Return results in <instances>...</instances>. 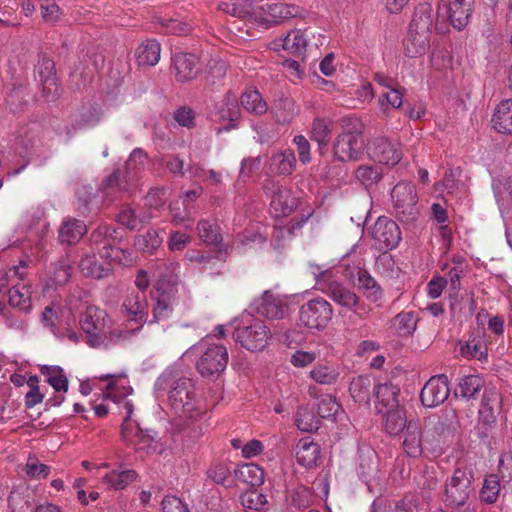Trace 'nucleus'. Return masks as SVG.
Listing matches in <instances>:
<instances>
[{
  "label": "nucleus",
  "instance_id": "48",
  "mask_svg": "<svg viewBox=\"0 0 512 512\" xmlns=\"http://www.w3.org/2000/svg\"><path fill=\"white\" fill-rule=\"evenodd\" d=\"M372 380L368 376L360 375L354 378L349 387L350 394L356 402L369 400Z\"/></svg>",
  "mask_w": 512,
  "mask_h": 512
},
{
  "label": "nucleus",
  "instance_id": "54",
  "mask_svg": "<svg viewBox=\"0 0 512 512\" xmlns=\"http://www.w3.org/2000/svg\"><path fill=\"white\" fill-rule=\"evenodd\" d=\"M146 159V152L140 148H136L131 152L125 164V171H123L129 180L135 178L137 172L143 167Z\"/></svg>",
  "mask_w": 512,
  "mask_h": 512
},
{
  "label": "nucleus",
  "instance_id": "19",
  "mask_svg": "<svg viewBox=\"0 0 512 512\" xmlns=\"http://www.w3.org/2000/svg\"><path fill=\"white\" fill-rule=\"evenodd\" d=\"M175 78L178 82H188L196 78L200 71L198 57L191 53L179 52L173 58Z\"/></svg>",
  "mask_w": 512,
  "mask_h": 512
},
{
  "label": "nucleus",
  "instance_id": "24",
  "mask_svg": "<svg viewBox=\"0 0 512 512\" xmlns=\"http://www.w3.org/2000/svg\"><path fill=\"white\" fill-rule=\"evenodd\" d=\"M99 261L95 254L84 255L79 263L81 272L87 276L95 279H102L110 274L112 271L111 262L114 260L101 258Z\"/></svg>",
  "mask_w": 512,
  "mask_h": 512
},
{
  "label": "nucleus",
  "instance_id": "6",
  "mask_svg": "<svg viewBox=\"0 0 512 512\" xmlns=\"http://www.w3.org/2000/svg\"><path fill=\"white\" fill-rule=\"evenodd\" d=\"M391 201L397 218L402 222H412L419 214L416 187L407 181L397 183L391 190Z\"/></svg>",
  "mask_w": 512,
  "mask_h": 512
},
{
  "label": "nucleus",
  "instance_id": "29",
  "mask_svg": "<svg viewBox=\"0 0 512 512\" xmlns=\"http://www.w3.org/2000/svg\"><path fill=\"white\" fill-rule=\"evenodd\" d=\"M340 367L330 361L317 363L309 372V377L321 385H334L340 378Z\"/></svg>",
  "mask_w": 512,
  "mask_h": 512
},
{
  "label": "nucleus",
  "instance_id": "62",
  "mask_svg": "<svg viewBox=\"0 0 512 512\" xmlns=\"http://www.w3.org/2000/svg\"><path fill=\"white\" fill-rule=\"evenodd\" d=\"M339 410V403L331 395L323 396L317 404V412L321 418L334 417Z\"/></svg>",
  "mask_w": 512,
  "mask_h": 512
},
{
  "label": "nucleus",
  "instance_id": "18",
  "mask_svg": "<svg viewBox=\"0 0 512 512\" xmlns=\"http://www.w3.org/2000/svg\"><path fill=\"white\" fill-rule=\"evenodd\" d=\"M308 44L306 31L296 29L285 37L278 38L268 44V48L274 51L285 50L291 55L301 56L305 53Z\"/></svg>",
  "mask_w": 512,
  "mask_h": 512
},
{
  "label": "nucleus",
  "instance_id": "61",
  "mask_svg": "<svg viewBox=\"0 0 512 512\" xmlns=\"http://www.w3.org/2000/svg\"><path fill=\"white\" fill-rule=\"evenodd\" d=\"M26 474L32 479H44L50 473V467L39 462L35 456H29L25 465Z\"/></svg>",
  "mask_w": 512,
  "mask_h": 512
},
{
  "label": "nucleus",
  "instance_id": "13",
  "mask_svg": "<svg viewBox=\"0 0 512 512\" xmlns=\"http://www.w3.org/2000/svg\"><path fill=\"white\" fill-rule=\"evenodd\" d=\"M472 490L471 473L458 468L446 483L445 500L451 506L464 505Z\"/></svg>",
  "mask_w": 512,
  "mask_h": 512
},
{
  "label": "nucleus",
  "instance_id": "45",
  "mask_svg": "<svg viewBox=\"0 0 512 512\" xmlns=\"http://www.w3.org/2000/svg\"><path fill=\"white\" fill-rule=\"evenodd\" d=\"M40 371L55 391L67 392L69 383L68 378L60 366L44 365L41 367Z\"/></svg>",
  "mask_w": 512,
  "mask_h": 512
},
{
  "label": "nucleus",
  "instance_id": "41",
  "mask_svg": "<svg viewBox=\"0 0 512 512\" xmlns=\"http://www.w3.org/2000/svg\"><path fill=\"white\" fill-rule=\"evenodd\" d=\"M357 285L363 291L364 296L372 301L377 302L382 298V289L375 279L364 269L357 271Z\"/></svg>",
  "mask_w": 512,
  "mask_h": 512
},
{
  "label": "nucleus",
  "instance_id": "34",
  "mask_svg": "<svg viewBox=\"0 0 512 512\" xmlns=\"http://www.w3.org/2000/svg\"><path fill=\"white\" fill-rule=\"evenodd\" d=\"M70 269V265L65 259L52 263L47 272L44 290L48 291L50 288L65 285L71 276Z\"/></svg>",
  "mask_w": 512,
  "mask_h": 512
},
{
  "label": "nucleus",
  "instance_id": "46",
  "mask_svg": "<svg viewBox=\"0 0 512 512\" xmlns=\"http://www.w3.org/2000/svg\"><path fill=\"white\" fill-rule=\"evenodd\" d=\"M196 229L199 238L206 244L217 245L222 241L220 228L215 222L208 219H201Z\"/></svg>",
  "mask_w": 512,
  "mask_h": 512
},
{
  "label": "nucleus",
  "instance_id": "8",
  "mask_svg": "<svg viewBox=\"0 0 512 512\" xmlns=\"http://www.w3.org/2000/svg\"><path fill=\"white\" fill-rule=\"evenodd\" d=\"M364 146L361 131H344L337 135L332 144L333 157L339 162L360 161L364 155Z\"/></svg>",
  "mask_w": 512,
  "mask_h": 512
},
{
  "label": "nucleus",
  "instance_id": "32",
  "mask_svg": "<svg viewBox=\"0 0 512 512\" xmlns=\"http://www.w3.org/2000/svg\"><path fill=\"white\" fill-rule=\"evenodd\" d=\"M320 456V446L310 437L302 438L296 445L297 462L306 467H313Z\"/></svg>",
  "mask_w": 512,
  "mask_h": 512
},
{
  "label": "nucleus",
  "instance_id": "55",
  "mask_svg": "<svg viewBox=\"0 0 512 512\" xmlns=\"http://www.w3.org/2000/svg\"><path fill=\"white\" fill-rule=\"evenodd\" d=\"M320 421L314 412L308 408H300L296 414V425L303 432H312L317 430Z\"/></svg>",
  "mask_w": 512,
  "mask_h": 512
},
{
  "label": "nucleus",
  "instance_id": "12",
  "mask_svg": "<svg viewBox=\"0 0 512 512\" xmlns=\"http://www.w3.org/2000/svg\"><path fill=\"white\" fill-rule=\"evenodd\" d=\"M301 15L302 10L299 6L266 2L258 6V27L268 29Z\"/></svg>",
  "mask_w": 512,
  "mask_h": 512
},
{
  "label": "nucleus",
  "instance_id": "26",
  "mask_svg": "<svg viewBox=\"0 0 512 512\" xmlns=\"http://www.w3.org/2000/svg\"><path fill=\"white\" fill-rule=\"evenodd\" d=\"M430 46V34L409 29L403 41L404 53L410 58L423 56Z\"/></svg>",
  "mask_w": 512,
  "mask_h": 512
},
{
  "label": "nucleus",
  "instance_id": "15",
  "mask_svg": "<svg viewBox=\"0 0 512 512\" xmlns=\"http://www.w3.org/2000/svg\"><path fill=\"white\" fill-rule=\"evenodd\" d=\"M367 153L373 161L390 166L396 165L402 158L399 145L380 136L369 140Z\"/></svg>",
  "mask_w": 512,
  "mask_h": 512
},
{
  "label": "nucleus",
  "instance_id": "25",
  "mask_svg": "<svg viewBox=\"0 0 512 512\" xmlns=\"http://www.w3.org/2000/svg\"><path fill=\"white\" fill-rule=\"evenodd\" d=\"M297 202L290 189L278 187L272 195L270 208L275 217L290 215L296 208Z\"/></svg>",
  "mask_w": 512,
  "mask_h": 512
},
{
  "label": "nucleus",
  "instance_id": "53",
  "mask_svg": "<svg viewBox=\"0 0 512 512\" xmlns=\"http://www.w3.org/2000/svg\"><path fill=\"white\" fill-rule=\"evenodd\" d=\"M162 243V238L159 236L158 231L154 229L148 230L145 234L136 237L135 246L137 249L146 252L152 253L155 251Z\"/></svg>",
  "mask_w": 512,
  "mask_h": 512
},
{
  "label": "nucleus",
  "instance_id": "56",
  "mask_svg": "<svg viewBox=\"0 0 512 512\" xmlns=\"http://www.w3.org/2000/svg\"><path fill=\"white\" fill-rule=\"evenodd\" d=\"M330 133V127L325 120L317 118L313 121L310 134L311 138L318 143L320 149L327 146Z\"/></svg>",
  "mask_w": 512,
  "mask_h": 512
},
{
  "label": "nucleus",
  "instance_id": "39",
  "mask_svg": "<svg viewBox=\"0 0 512 512\" xmlns=\"http://www.w3.org/2000/svg\"><path fill=\"white\" fill-rule=\"evenodd\" d=\"M384 415V428L390 435H399L404 428L407 429L408 422L405 411L400 408H392L381 412Z\"/></svg>",
  "mask_w": 512,
  "mask_h": 512
},
{
  "label": "nucleus",
  "instance_id": "7",
  "mask_svg": "<svg viewBox=\"0 0 512 512\" xmlns=\"http://www.w3.org/2000/svg\"><path fill=\"white\" fill-rule=\"evenodd\" d=\"M119 409L123 414L122 437L129 444L136 447L138 451H145L147 454L157 449V442L148 432H144L138 426H133L131 417L134 411L133 403L123 399L119 401Z\"/></svg>",
  "mask_w": 512,
  "mask_h": 512
},
{
  "label": "nucleus",
  "instance_id": "49",
  "mask_svg": "<svg viewBox=\"0 0 512 512\" xmlns=\"http://www.w3.org/2000/svg\"><path fill=\"white\" fill-rule=\"evenodd\" d=\"M484 380L479 375H466L459 380L458 391L464 398L470 399L483 388Z\"/></svg>",
  "mask_w": 512,
  "mask_h": 512
},
{
  "label": "nucleus",
  "instance_id": "43",
  "mask_svg": "<svg viewBox=\"0 0 512 512\" xmlns=\"http://www.w3.org/2000/svg\"><path fill=\"white\" fill-rule=\"evenodd\" d=\"M432 7L428 3H422L415 9L409 29L430 34L432 27Z\"/></svg>",
  "mask_w": 512,
  "mask_h": 512
},
{
  "label": "nucleus",
  "instance_id": "14",
  "mask_svg": "<svg viewBox=\"0 0 512 512\" xmlns=\"http://www.w3.org/2000/svg\"><path fill=\"white\" fill-rule=\"evenodd\" d=\"M371 237L378 250H391L398 246L401 231L397 223L385 217H379L371 227Z\"/></svg>",
  "mask_w": 512,
  "mask_h": 512
},
{
  "label": "nucleus",
  "instance_id": "27",
  "mask_svg": "<svg viewBox=\"0 0 512 512\" xmlns=\"http://www.w3.org/2000/svg\"><path fill=\"white\" fill-rule=\"evenodd\" d=\"M8 303L21 312L29 313L32 310V287L26 283H14L8 289Z\"/></svg>",
  "mask_w": 512,
  "mask_h": 512
},
{
  "label": "nucleus",
  "instance_id": "40",
  "mask_svg": "<svg viewBox=\"0 0 512 512\" xmlns=\"http://www.w3.org/2000/svg\"><path fill=\"white\" fill-rule=\"evenodd\" d=\"M137 478L136 471L132 469L112 470L102 478V483L109 489L122 490Z\"/></svg>",
  "mask_w": 512,
  "mask_h": 512
},
{
  "label": "nucleus",
  "instance_id": "33",
  "mask_svg": "<svg viewBox=\"0 0 512 512\" xmlns=\"http://www.w3.org/2000/svg\"><path fill=\"white\" fill-rule=\"evenodd\" d=\"M403 448L410 457H419L422 454V431L416 421H409L404 433Z\"/></svg>",
  "mask_w": 512,
  "mask_h": 512
},
{
  "label": "nucleus",
  "instance_id": "37",
  "mask_svg": "<svg viewBox=\"0 0 512 512\" xmlns=\"http://www.w3.org/2000/svg\"><path fill=\"white\" fill-rule=\"evenodd\" d=\"M34 497L28 488L13 489L8 496L10 512H33Z\"/></svg>",
  "mask_w": 512,
  "mask_h": 512
},
{
  "label": "nucleus",
  "instance_id": "63",
  "mask_svg": "<svg viewBox=\"0 0 512 512\" xmlns=\"http://www.w3.org/2000/svg\"><path fill=\"white\" fill-rule=\"evenodd\" d=\"M318 357L315 351L296 350L290 356V363L296 368H305L311 365Z\"/></svg>",
  "mask_w": 512,
  "mask_h": 512
},
{
  "label": "nucleus",
  "instance_id": "3",
  "mask_svg": "<svg viewBox=\"0 0 512 512\" xmlns=\"http://www.w3.org/2000/svg\"><path fill=\"white\" fill-rule=\"evenodd\" d=\"M107 313L96 307L88 306L81 315L79 323L86 335V342L92 348H106L114 340L125 337L122 331H108Z\"/></svg>",
  "mask_w": 512,
  "mask_h": 512
},
{
  "label": "nucleus",
  "instance_id": "4",
  "mask_svg": "<svg viewBox=\"0 0 512 512\" xmlns=\"http://www.w3.org/2000/svg\"><path fill=\"white\" fill-rule=\"evenodd\" d=\"M151 297L155 301L153 307V322H159L167 319L173 312L174 307L178 304V284L172 275H162L159 272V277L155 281Z\"/></svg>",
  "mask_w": 512,
  "mask_h": 512
},
{
  "label": "nucleus",
  "instance_id": "23",
  "mask_svg": "<svg viewBox=\"0 0 512 512\" xmlns=\"http://www.w3.org/2000/svg\"><path fill=\"white\" fill-rule=\"evenodd\" d=\"M286 311V302L284 298L271 291H265L258 305V314L266 319H281Z\"/></svg>",
  "mask_w": 512,
  "mask_h": 512
},
{
  "label": "nucleus",
  "instance_id": "5",
  "mask_svg": "<svg viewBox=\"0 0 512 512\" xmlns=\"http://www.w3.org/2000/svg\"><path fill=\"white\" fill-rule=\"evenodd\" d=\"M200 356L196 362L197 371L205 377L219 375L228 363V352L224 345L209 343L208 337L193 346Z\"/></svg>",
  "mask_w": 512,
  "mask_h": 512
},
{
  "label": "nucleus",
  "instance_id": "52",
  "mask_svg": "<svg viewBox=\"0 0 512 512\" xmlns=\"http://www.w3.org/2000/svg\"><path fill=\"white\" fill-rule=\"evenodd\" d=\"M394 326L399 335L407 336L416 330L417 318L414 312H401L394 319Z\"/></svg>",
  "mask_w": 512,
  "mask_h": 512
},
{
  "label": "nucleus",
  "instance_id": "50",
  "mask_svg": "<svg viewBox=\"0 0 512 512\" xmlns=\"http://www.w3.org/2000/svg\"><path fill=\"white\" fill-rule=\"evenodd\" d=\"M219 9L238 17H247L250 21L254 19V6L252 1L243 0L237 3L222 2L219 4Z\"/></svg>",
  "mask_w": 512,
  "mask_h": 512
},
{
  "label": "nucleus",
  "instance_id": "35",
  "mask_svg": "<svg viewBox=\"0 0 512 512\" xmlns=\"http://www.w3.org/2000/svg\"><path fill=\"white\" fill-rule=\"evenodd\" d=\"M161 45L155 39L143 41L136 50V60L139 65L152 67L160 60Z\"/></svg>",
  "mask_w": 512,
  "mask_h": 512
},
{
  "label": "nucleus",
  "instance_id": "9",
  "mask_svg": "<svg viewBox=\"0 0 512 512\" xmlns=\"http://www.w3.org/2000/svg\"><path fill=\"white\" fill-rule=\"evenodd\" d=\"M120 238L119 232L107 224L99 225L91 234L92 243L103 244L102 249L99 251L100 258H107L117 262L126 261L130 257L129 251L116 246Z\"/></svg>",
  "mask_w": 512,
  "mask_h": 512
},
{
  "label": "nucleus",
  "instance_id": "31",
  "mask_svg": "<svg viewBox=\"0 0 512 512\" xmlns=\"http://www.w3.org/2000/svg\"><path fill=\"white\" fill-rule=\"evenodd\" d=\"M493 128L502 134H512V99L501 101L492 116Z\"/></svg>",
  "mask_w": 512,
  "mask_h": 512
},
{
  "label": "nucleus",
  "instance_id": "59",
  "mask_svg": "<svg viewBox=\"0 0 512 512\" xmlns=\"http://www.w3.org/2000/svg\"><path fill=\"white\" fill-rule=\"evenodd\" d=\"M0 317L8 329L23 330L26 327L25 320L7 308L3 301H0Z\"/></svg>",
  "mask_w": 512,
  "mask_h": 512
},
{
  "label": "nucleus",
  "instance_id": "16",
  "mask_svg": "<svg viewBox=\"0 0 512 512\" xmlns=\"http://www.w3.org/2000/svg\"><path fill=\"white\" fill-rule=\"evenodd\" d=\"M35 76L42 86L43 95L48 101L60 96V87L56 76L55 63L46 55H41L35 66Z\"/></svg>",
  "mask_w": 512,
  "mask_h": 512
},
{
  "label": "nucleus",
  "instance_id": "2",
  "mask_svg": "<svg viewBox=\"0 0 512 512\" xmlns=\"http://www.w3.org/2000/svg\"><path fill=\"white\" fill-rule=\"evenodd\" d=\"M312 274L319 289L327 294L336 304L347 311H351L358 318L363 319L369 309L360 297L333 278L331 271L321 269L318 265H311Z\"/></svg>",
  "mask_w": 512,
  "mask_h": 512
},
{
  "label": "nucleus",
  "instance_id": "28",
  "mask_svg": "<svg viewBox=\"0 0 512 512\" xmlns=\"http://www.w3.org/2000/svg\"><path fill=\"white\" fill-rule=\"evenodd\" d=\"M400 389L390 382L378 384L374 387V394L376 397V409L378 412H383L392 408L399 407L398 395Z\"/></svg>",
  "mask_w": 512,
  "mask_h": 512
},
{
  "label": "nucleus",
  "instance_id": "47",
  "mask_svg": "<svg viewBox=\"0 0 512 512\" xmlns=\"http://www.w3.org/2000/svg\"><path fill=\"white\" fill-rule=\"evenodd\" d=\"M494 193L502 213L512 209V176L504 184L494 185ZM507 242L512 249V240L509 234H507Z\"/></svg>",
  "mask_w": 512,
  "mask_h": 512
},
{
  "label": "nucleus",
  "instance_id": "21",
  "mask_svg": "<svg viewBox=\"0 0 512 512\" xmlns=\"http://www.w3.org/2000/svg\"><path fill=\"white\" fill-rule=\"evenodd\" d=\"M239 106L237 96L233 93H227L220 104L217 106V114L219 119L226 122L217 128V133L229 131L236 127V121L239 117Z\"/></svg>",
  "mask_w": 512,
  "mask_h": 512
},
{
  "label": "nucleus",
  "instance_id": "58",
  "mask_svg": "<svg viewBox=\"0 0 512 512\" xmlns=\"http://www.w3.org/2000/svg\"><path fill=\"white\" fill-rule=\"evenodd\" d=\"M381 171L376 166L361 165L355 171V177L366 187L371 186L381 179Z\"/></svg>",
  "mask_w": 512,
  "mask_h": 512
},
{
  "label": "nucleus",
  "instance_id": "44",
  "mask_svg": "<svg viewBox=\"0 0 512 512\" xmlns=\"http://www.w3.org/2000/svg\"><path fill=\"white\" fill-rule=\"evenodd\" d=\"M129 181L123 171L116 169L102 182L101 189L106 196H113L117 192L128 190Z\"/></svg>",
  "mask_w": 512,
  "mask_h": 512
},
{
  "label": "nucleus",
  "instance_id": "30",
  "mask_svg": "<svg viewBox=\"0 0 512 512\" xmlns=\"http://www.w3.org/2000/svg\"><path fill=\"white\" fill-rule=\"evenodd\" d=\"M122 308L131 320L142 321L147 314V300L144 293L132 291L126 295Z\"/></svg>",
  "mask_w": 512,
  "mask_h": 512
},
{
  "label": "nucleus",
  "instance_id": "22",
  "mask_svg": "<svg viewBox=\"0 0 512 512\" xmlns=\"http://www.w3.org/2000/svg\"><path fill=\"white\" fill-rule=\"evenodd\" d=\"M474 0H448L447 15L451 25L462 30L469 22L473 11Z\"/></svg>",
  "mask_w": 512,
  "mask_h": 512
},
{
  "label": "nucleus",
  "instance_id": "20",
  "mask_svg": "<svg viewBox=\"0 0 512 512\" xmlns=\"http://www.w3.org/2000/svg\"><path fill=\"white\" fill-rule=\"evenodd\" d=\"M255 316L252 311H245L238 319L234 339L249 351L256 350V331L254 330Z\"/></svg>",
  "mask_w": 512,
  "mask_h": 512
},
{
  "label": "nucleus",
  "instance_id": "60",
  "mask_svg": "<svg viewBox=\"0 0 512 512\" xmlns=\"http://www.w3.org/2000/svg\"><path fill=\"white\" fill-rule=\"evenodd\" d=\"M235 478L250 488H254L256 481V465L254 463H243L234 470Z\"/></svg>",
  "mask_w": 512,
  "mask_h": 512
},
{
  "label": "nucleus",
  "instance_id": "42",
  "mask_svg": "<svg viewBox=\"0 0 512 512\" xmlns=\"http://www.w3.org/2000/svg\"><path fill=\"white\" fill-rule=\"evenodd\" d=\"M296 157L292 150L276 153L270 161V169L279 175H290L296 167Z\"/></svg>",
  "mask_w": 512,
  "mask_h": 512
},
{
  "label": "nucleus",
  "instance_id": "17",
  "mask_svg": "<svg viewBox=\"0 0 512 512\" xmlns=\"http://www.w3.org/2000/svg\"><path fill=\"white\" fill-rule=\"evenodd\" d=\"M448 378L441 374L431 377L420 393V399L425 407L433 408L442 404L449 396Z\"/></svg>",
  "mask_w": 512,
  "mask_h": 512
},
{
  "label": "nucleus",
  "instance_id": "64",
  "mask_svg": "<svg viewBox=\"0 0 512 512\" xmlns=\"http://www.w3.org/2000/svg\"><path fill=\"white\" fill-rule=\"evenodd\" d=\"M293 144L296 146L299 161L304 165L309 164L312 160L311 145L306 137L303 135H296L293 138Z\"/></svg>",
  "mask_w": 512,
  "mask_h": 512
},
{
  "label": "nucleus",
  "instance_id": "36",
  "mask_svg": "<svg viewBox=\"0 0 512 512\" xmlns=\"http://www.w3.org/2000/svg\"><path fill=\"white\" fill-rule=\"evenodd\" d=\"M86 232L87 227L82 220L67 218L59 229V240L65 244H75Z\"/></svg>",
  "mask_w": 512,
  "mask_h": 512
},
{
  "label": "nucleus",
  "instance_id": "10",
  "mask_svg": "<svg viewBox=\"0 0 512 512\" xmlns=\"http://www.w3.org/2000/svg\"><path fill=\"white\" fill-rule=\"evenodd\" d=\"M332 317L333 308L323 298L312 299L304 303L299 310V321L310 329L323 330Z\"/></svg>",
  "mask_w": 512,
  "mask_h": 512
},
{
  "label": "nucleus",
  "instance_id": "51",
  "mask_svg": "<svg viewBox=\"0 0 512 512\" xmlns=\"http://www.w3.org/2000/svg\"><path fill=\"white\" fill-rule=\"evenodd\" d=\"M183 206L184 203L180 200H175L170 203L171 222L176 226H184L186 229H191L192 219L190 212Z\"/></svg>",
  "mask_w": 512,
  "mask_h": 512
},
{
  "label": "nucleus",
  "instance_id": "57",
  "mask_svg": "<svg viewBox=\"0 0 512 512\" xmlns=\"http://www.w3.org/2000/svg\"><path fill=\"white\" fill-rule=\"evenodd\" d=\"M500 492V482L497 475L491 474L484 480L481 498L488 504L496 502Z\"/></svg>",
  "mask_w": 512,
  "mask_h": 512
},
{
  "label": "nucleus",
  "instance_id": "11",
  "mask_svg": "<svg viewBox=\"0 0 512 512\" xmlns=\"http://www.w3.org/2000/svg\"><path fill=\"white\" fill-rule=\"evenodd\" d=\"M501 410V396L494 390H485L478 411V422L475 427L477 435L486 438L496 424Z\"/></svg>",
  "mask_w": 512,
  "mask_h": 512
},
{
  "label": "nucleus",
  "instance_id": "1",
  "mask_svg": "<svg viewBox=\"0 0 512 512\" xmlns=\"http://www.w3.org/2000/svg\"><path fill=\"white\" fill-rule=\"evenodd\" d=\"M156 389L168 394L172 409L180 416L196 419L205 407L197 400L192 380L186 377L175 378L170 373L162 374L156 381Z\"/></svg>",
  "mask_w": 512,
  "mask_h": 512
},
{
  "label": "nucleus",
  "instance_id": "38",
  "mask_svg": "<svg viewBox=\"0 0 512 512\" xmlns=\"http://www.w3.org/2000/svg\"><path fill=\"white\" fill-rule=\"evenodd\" d=\"M459 351L467 359L484 361L488 356L486 342L481 336L470 337L465 343H461Z\"/></svg>",
  "mask_w": 512,
  "mask_h": 512
}]
</instances>
